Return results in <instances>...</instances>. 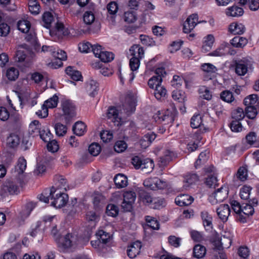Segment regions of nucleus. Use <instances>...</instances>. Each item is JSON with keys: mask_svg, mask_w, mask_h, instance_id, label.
Instances as JSON below:
<instances>
[{"mask_svg": "<svg viewBox=\"0 0 259 259\" xmlns=\"http://www.w3.org/2000/svg\"><path fill=\"white\" fill-rule=\"evenodd\" d=\"M38 198L40 201L48 203L49 199L51 200V205L56 208H61L64 206L68 200V195L58 190H55V187L47 189L38 195Z\"/></svg>", "mask_w": 259, "mask_h": 259, "instance_id": "obj_1", "label": "nucleus"}, {"mask_svg": "<svg viewBox=\"0 0 259 259\" xmlns=\"http://www.w3.org/2000/svg\"><path fill=\"white\" fill-rule=\"evenodd\" d=\"M231 242V239L225 237L222 238L215 230H211V248L218 249L220 247L224 250V248L230 247Z\"/></svg>", "mask_w": 259, "mask_h": 259, "instance_id": "obj_2", "label": "nucleus"}, {"mask_svg": "<svg viewBox=\"0 0 259 259\" xmlns=\"http://www.w3.org/2000/svg\"><path fill=\"white\" fill-rule=\"evenodd\" d=\"M19 192V189L16 182L8 180L2 186L0 189V196L4 198L9 195L17 194Z\"/></svg>", "mask_w": 259, "mask_h": 259, "instance_id": "obj_3", "label": "nucleus"}, {"mask_svg": "<svg viewBox=\"0 0 259 259\" xmlns=\"http://www.w3.org/2000/svg\"><path fill=\"white\" fill-rule=\"evenodd\" d=\"M61 106L66 123H68L76 115L75 105L70 100H63L61 101Z\"/></svg>", "mask_w": 259, "mask_h": 259, "instance_id": "obj_4", "label": "nucleus"}, {"mask_svg": "<svg viewBox=\"0 0 259 259\" xmlns=\"http://www.w3.org/2000/svg\"><path fill=\"white\" fill-rule=\"evenodd\" d=\"M156 75L152 77L148 81V85L152 89L156 88L160 85L162 81V78L166 75L165 69L163 67H158L155 71Z\"/></svg>", "mask_w": 259, "mask_h": 259, "instance_id": "obj_5", "label": "nucleus"}, {"mask_svg": "<svg viewBox=\"0 0 259 259\" xmlns=\"http://www.w3.org/2000/svg\"><path fill=\"white\" fill-rule=\"evenodd\" d=\"M228 190L227 187L222 186L215 190L211 194V204L222 202L228 197Z\"/></svg>", "mask_w": 259, "mask_h": 259, "instance_id": "obj_6", "label": "nucleus"}, {"mask_svg": "<svg viewBox=\"0 0 259 259\" xmlns=\"http://www.w3.org/2000/svg\"><path fill=\"white\" fill-rule=\"evenodd\" d=\"M251 66L250 61L246 58H243L235 63V72L239 76H244Z\"/></svg>", "mask_w": 259, "mask_h": 259, "instance_id": "obj_7", "label": "nucleus"}, {"mask_svg": "<svg viewBox=\"0 0 259 259\" xmlns=\"http://www.w3.org/2000/svg\"><path fill=\"white\" fill-rule=\"evenodd\" d=\"M199 23L197 14L190 15L183 24V31L186 33L190 32Z\"/></svg>", "mask_w": 259, "mask_h": 259, "instance_id": "obj_8", "label": "nucleus"}, {"mask_svg": "<svg viewBox=\"0 0 259 259\" xmlns=\"http://www.w3.org/2000/svg\"><path fill=\"white\" fill-rule=\"evenodd\" d=\"M140 198L141 200L145 204L150 205L152 203L159 204L153 206L154 208L162 205V201L160 202L158 199L152 197L150 193L146 191H142L140 192Z\"/></svg>", "mask_w": 259, "mask_h": 259, "instance_id": "obj_9", "label": "nucleus"}, {"mask_svg": "<svg viewBox=\"0 0 259 259\" xmlns=\"http://www.w3.org/2000/svg\"><path fill=\"white\" fill-rule=\"evenodd\" d=\"M216 211L219 218L225 222L228 220L231 210L228 204H223L217 208Z\"/></svg>", "mask_w": 259, "mask_h": 259, "instance_id": "obj_10", "label": "nucleus"}, {"mask_svg": "<svg viewBox=\"0 0 259 259\" xmlns=\"http://www.w3.org/2000/svg\"><path fill=\"white\" fill-rule=\"evenodd\" d=\"M142 247L141 242L137 241L133 242L128 247L127 249V254L131 258H134L138 255L141 251Z\"/></svg>", "mask_w": 259, "mask_h": 259, "instance_id": "obj_11", "label": "nucleus"}, {"mask_svg": "<svg viewBox=\"0 0 259 259\" xmlns=\"http://www.w3.org/2000/svg\"><path fill=\"white\" fill-rule=\"evenodd\" d=\"M107 116L108 119H110L115 125L119 126L122 122L121 118L119 116L118 111L116 108L110 107L107 113Z\"/></svg>", "mask_w": 259, "mask_h": 259, "instance_id": "obj_12", "label": "nucleus"}, {"mask_svg": "<svg viewBox=\"0 0 259 259\" xmlns=\"http://www.w3.org/2000/svg\"><path fill=\"white\" fill-rule=\"evenodd\" d=\"M78 242L77 236L72 233L66 234L63 238L62 244L65 248H69L74 244H77Z\"/></svg>", "mask_w": 259, "mask_h": 259, "instance_id": "obj_13", "label": "nucleus"}, {"mask_svg": "<svg viewBox=\"0 0 259 259\" xmlns=\"http://www.w3.org/2000/svg\"><path fill=\"white\" fill-rule=\"evenodd\" d=\"M194 201V198L188 194H182L178 196L175 199L177 205L180 206L190 205Z\"/></svg>", "mask_w": 259, "mask_h": 259, "instance_id": "obj_14", "label": "nucleus"}, {"mask_svg": "<svg viewBox=\"0 0 259 259\" xmlns=\"http://www.w3.org/2000/svg\"><path fill=\"white\" fill-rule=\"evenodd\" d=\"M99 84L98 82L93 79L90 80L86 83L85 90L89 96L94 97L98 94Z\"/></svg>", "mask_w": 259, "mask_h": 259, "instance_id": "obj_15", "label": "nucleus"}, {"mask_svg": "<svg viewBox=\"0 0 259 259\" xmlns=\"http://www.w3.org/2000/svg\"><path fill=\"white\" fill-rule=\"evenodd\" d=\"M155 118L158 119L161 121H164L165 124H168L174 121V115L170 113L168 110L162 112L158 111Z\"/></svg>", "mask_w": 259, "mask_h": 259, "instance_id": "obj_16", "label": "nucleus"}, {"mask_svg": "<svg viewBox=\"0 0 259 259\" xmlns=\"http://www.w3.org/2000/svg\"><path fill=\"white\" fill-rule=\"evenodd\" d=\"M156 138V135L153 133H149L143 137L139 141V144L143 149H146L150 146Z\"/></svg>", "mask_w": 259, "mask_h": 259, "instance_id": "obj_17", "label": "nucleus"}, {"mask_svg": "<svg viewBox=\"0 0 259 259\" xmlns=\"http://www.w3.org/2000/svg\"><path fill=\"white\" fill-rule=\"evenodd\" d=\"M245 30V27L242 23L233 22L229 26V31L232 34H242Z\"/></svg>", "mask_w": 259, "mask_h": 259, "instance_id": "obj_18", "label": "nucleus"}, {"mask_svg": "<svg viewBox=\"0 0 259 259\" xmlns=\"http://www.w3.org/2000/svg\"><path fill=\"white\" fill-rule=\"evenodd\" d=\"M123 108L127 113L133 112L136 108L135 99L132 97H126L125 103L123 104Z\"/></svg>", "mask_w": 259, "mask_h": 259, "instance_id": "obj_19", "label": "nucleus"}, {"mask_svg": "<svg viewBox=\"0 0 259 259\" xmlns=\"http://www.w3.org/2000/svg\"><path fill=\"white\" fill-rule=\"evenodd\" d=\"M114 181L117 188H124L127 185V177L121 174L116 175L114 177Z\"/></svg>", "mask_w": 259, "mask_h": 259, "instance_id": "obj_20", "label": "nucleus"}, {"mask_svg": "<svg viewBox=\"0 0 259 259\" xmlns=\"http://www.w3.org/2000/svg\"><path fill=\"white\" fill-rule=\"evenodd\" d=\"M55 180L57 181V183L56 184L57 185V188H55V190H58V191H60V190L62 189L66 191L67 190L69 189L70 188L67 184V180L63 176H57L55 177Z\"/></svg>", "mask_w": 259, "mask_h": 259, "instance_id": "obj_21", "label": "nucleus"}, {"mask_svg": "<svg viewBox=\"0 0 259 259\" xmlns=\"http://www.w3.org/2000/svg\"><path fill=\"white\" fill-rule=\"evenodd\" d=\"M244 104L246 106H255L259 107V98L256 94L250 95L244 100Z\"/></svg>", "mask_w": 259, "mask_h": 259, "instance_id": "obj_22", "label": "nucleus"}, {"mask_svg": "<svg viewBox=\"0 0 259 259\" xmlns=\"http://www.w3.org/2000/svg\"><path fill=\"white\" fill-rule=\"evenodd\" d=\"M248 42V40L243 37H241L239 36H237L234 37L233 39H232L230 41L231 44L234 47L242 48Z\"/></svg>", "mask_w": 259, "mask_h": 259, "instance_id": "obj_23", "label": "nucleus"}, {"mask_svg": "<svg viewBox=\"0 0 259 259\" xmlns=\"http://www.w3.org/2000/svg\"><path fill=\"white\" fill-rule=\"evenodd\" d=\"M229 47L228 43L223 42L218 49L211 52V56L219 57L225 55L228 52L227 49Z\"/></svg>", "mask_w": 259, "mask_h": 259, "instance_id": "obj_24", "label": "nucleus"}, {"mask_svg": "<svg viewBox=\"0 0 259 259\" xmlns=\"http://www.w3.org/2000/svg\"><path fill=\"white\" fill-rule=\"evenodd\" d=\"M154 167V164L153 161L149 158H146L144 159L143 164H142L141 169L143 172L149 174L151 172Z\"/></svg>", "mask_w": 259, "mask_h": 259, "instance_id": "obj_25", "label": "nucleus"}, {"mask_svg": "<svg viewBox=\"0 0 259 259\" xmlns=\"http://www.w3.org/2000/svg\"><path fill=\"white\" fill-rule=\"evenodd\" d=\"M54 219V217L53 216H45L43 218V221L46 224H47L48 223L52 224L51 234L54 237L58 238L59 237V234L57 229V225L55 223H53Z\"/></svg>", "mask_w": 259, "mask_h": 259, "instance_id": "obj_26", "label": "nucleus"}, {"mask_svg": "<svg viewBox=\"0 0 259 259\" xmlns=\"http://www.w3.org/2000/svg\"><path fill=\"white\" fill-rule=\"evenodd\" d=\"M209 157V151H205L202 152L199 154L198 158L195 163V168H197L200 165L204 164L208 160Z\"/></svg>", "mask_w": 259, "mask_h": 259, "instance_id": "obj_27", "label": "nucleus"}, {"mask_svg": "<svg viewBox=\"0 0 259 259\" xmlns=\"http://www.w3.org/2000/svg\"><path fill=\"white\" fill-rule=\"evenodd\" d=\"M243 10L240 7L237 6H232L227 9L226 14L227 16L231 17H239L243 15Z\"/></svg>", "mask_w": 259, "mask_h": 259, "instance_id": "obj_28", "label": "nucleus"}, {"mask_svg": "<svg viewBox=\"0 0 259 259\" xmlns=\"http://www.w3.org/2000/svg\"><path fill=\"white\" fill-rule=\"evenodd\" d=\"M26 55L23 51L19 50L17 51L15 55V61L22 63L24 62V65L28 67L31 64V62L30 61H28L26 59Z\"/></svg>", "mask_w": 259, "mask_h": 259, "instance_id": "obj_29", "label": "nucleus"}, {"mask_svg": "<svg viewBox=\"0 0 259 259\" xmlns=\"http://www.w3.org/2000/svg\"><path fill=\"white\" fill-rule=\"evenodd\" d=\"M193 256L197 258H201L206 254V248L204 246L197 244L193 248Z\"/></svg>", "mask_w": 259, "mask_h": 259, "instance_id": "obj_30", "label": "nucleus"}, {"mask_svg": "<svg viewBox=\"0 0 259 259\" xmlns=\"http://www.w3.org/2000/svg\"><path fill=\"white\" fill-rule=\"evenodd\" d=\"M86 128V125L82 121H77L73 125L72 130L74 133L79 136L84 134Z\"/></svg>", "mask_w": 259, "mask_h": 259, "instance_id": "obj_31", "label": "nucleus"}, {"mask_svg": "<svg viewBox=\"0 0 259 259\" xmlns=\"http://www.w3.org/2000/svg\"><path fill=\"white\" fill-rule=\"evenodd\" d=\"M65 72L74 80H79L82 77L81 73L79 71L74 70L71 66L67 67L66 68Z\"/></svg>", "mask_w": 259, "mask_h": 259, "instance_id": "obj_32", "label": "nucleus"}, {"mask_svg": "<svg viewBox=\"0 0 259 259\" xmlns=\"http://www.w3.org/2000/svg\"><path fill=\"white\" fill-rule=\"evenodd\" d=\"M20 143V138L16 134H11L7 139V144L11 148L17 147Z\"/></svg>", "mask_w": 259, "mask_h": 259, "instance_id": "obj_33", "label": "nucleus"}, {"mask_svg": "<svg viewBox=\"0 0 259 259\" xmlns=\"http://www.w3.org/2000/svg\"><path fill=\"white\" fill-rule=\"evenodd\" d=\"M198 180L197 175L195 174H190L187 175L185 178L184 187L185 189H187L189 186L196 182Z\"/></svg>", "mask_w": 259, "mask_h": 259, "instance_id": "obj_34", "label": "nucleus"}, {"mask_svg": "<svg viewBox=\"0 0 259 259\" xmlns=\"http://www.w3.org/2000/svg\"><path fill=\"white\" fill-rule=\"evenodd\" d=\"M172 97L174 100L178 101L179 103H184L186 100L185 93L181 90H174L172 92Z\"/></svg>", "mask_w": 259, "mask_h": 259, "instance_id": "obj_35", "label": "nucleus"}, {"mask_svg": "<svg viewBox=\"0 0 259 259\" xmlns=\"http://www.w3.org/2000/svg\"><path fill=\"white\" fill-rule=\"evenodd\" d=\"M211 259H228L224 251L220 247L216 249L211 248Z\"/></svg>", "mask_w": 259, "mask_h": 259, "instance_id": "obj_36", "label": "nucleus"}, {"mask_svg": "<svg viewBox=\"0 0 259 259\" xmlns=\"http://www.w3.org/2000/svg\"><path fill=\"white\" fill-rule=\"evenodd\" d=\"M258 111H259V107L255 106H246L245 115L248 118L253 119L255 118Z\"/></svg>", "mask_w": 259, "mask_h": 259, "instance_id": "obj_37", "label": "nucleus"}, {"mask_svg": "<svg viewBox=\"0 0 259 259\" xmlns=\"http://www.w3.org/2000/svg\"><path fill=\"white\" fill-rule=\"evenodd\" d=\"M200 98L207 101L210 100V93L209 88L205 85L200 86L198 90Z\"/></svg>", "mask_w": 259, "mask_h": 259, "instance_id": "obj_38", "label": "nucleus"}, {"mask_svg": "<svg viewBox=\"0 0 259 259\" xmlns=\"http://www.w3.org/2000/svg\"><path fill=\"white\" fill-rule=\"evenodd\" d=\"M31 26L30 22L26 20H19L17 23L18 29L23 33H27L29 31Z\"/></svg>", "mask_w": 259, "mask_h": 259, "instance_id": "obj_39", "label": "nucleus"}, {"mask_svg": "<svg viewBox=\"0 0 259 259\" xmlns=\"http://www.w3.org/2000/svg\"><path fill=\"white\" fill-rule=\"evenodd\" d=\"M27 162L24 157H20L18 160L17 165L15 166V170L18 175H22L26 168Z\"/></svg>", "mask_w": 259, "mask_h": 259, "instance_id": "obj_40", "label": "nucleus"}, {"mask_svg": "<svg viewBox=\"0 0 259 259\" xmlns=\"http://www.w3.org/2000/svg\"><path fill=\"white\" fill-rule=\"evenodd\" d=\"M97 235L98 240L103 244L107 243L110 238V234L103 230H99L97 233Z\"/></svg>", "mask_w": 259, "mask_h": 259, "instance_id": "obj_41", "label": "nucleus"}, {"mask_svg": "<svg viewBox=\"0 0 259 259\" xmlns=\"http://www.w3.org/2000/svg\"><path fill=\"white\" fill-rule=\"evenodd\" d=\"M39 136L42 141L47 143L50 142L53 135L49 129L44 127L42 128Z\"/></svg>", "mask_w": 259, "mask_h": 259, "instance_id": "obj_42", "label": "nucleus"}, {"mask_svg": "<svg viewBox=\"0 0 259 259\" xmlns=\"http://www.w3.org/2000/svg\"><path fill=\"white\" fill-rule=\"evenodd\" d=\"M245 113L241 108H237L232 112V117L235 120L240 121L245 117Z\"/></svg>", "mask_w": 259, "mask_h": 259, "instance_id": "obj_43", "label": "nucleus"}, {"mask_svg": "<svg viewBox=\"0 0 259 259\" xmlns=\"http://www.w3.org/2000/svg\"><path fill=\"white\" fill-rule=\"evenodd\" d=\"M58 102V97L56 95H54L52 98L46 101L44 103V107L47 109L55 108L57 106Z\"/></svg>", "mask_w": 259, "mask_h": 259, "instance_id": "obj_44", "label": "nucleus"}, {"mask_svg": "<svg viewBox=\"0 0 259 259\" xmlns=\"http://www.w3.org/2000/svg\"><path fill=\"white\" fill-rule=\"evenodd\" d=\"M114 58V55L112 52L103 51L99 58L103 62L106 63L111 62Z\"/></svg>", "mask_w": 259, "mask_h": 259, "instance_id": "obj_45", "label": "nucleus"}, {"mask_svg": "<svg viewBox=\"0 0 259 259\" xmlns=\"http://www.w3.org/2000/svg\"><path fill=\"white\" fill-rule=\"evenodd\" d=\"M19 71L14 67L9 68L6 73V76L10 80H15L19 76Z\"/></svg>", "mask_w": 259, "mask_h": 259, "instance_id": "obj_46", "label": "nucleus"}, {"mask_svg": "<svg viewBox=\"0 0 259 259\" xmlns=\"http://www.w3.org/2000/svg\"><path fill=\"white\" fill-rule=\"evenodd\" d=\"M56 134L59 137L64 136L66 133H67V127L61 123H57L54 126Z\"/></svg>", "mask_w": 259, "mask_h": 259, "instance_id": "obj_47", "label": "nucleus"}, {"mask_svg": "<svg viewBox=\"0 0 259 259\" xmlns=\"http://www.w3.org/2000/svg\"><path fill=\"white\" fill-rule=\"evenodd\" d=\"M221 98L227 103H232L235 100V98L232 92L226 90L221 94Z\"/></svg>", "mask_w": 259, "mask_h": 259, "instance_id": "obj_48", "label": "nucleus"}, {"mask_svg": "<svg viewBox=\"0 0 259 259\" xmlns=\"http://www.w3.org/2000/svg\"><path fill=\"white\" fill-rule=\"evenodd\" d=\"M130 51H133L132 55L136 57H138L139 59L143 58L144 54V51L143 48L139 46H135L132 47L130 50Z\"/></svg>", "mask_w": 259, "mask_h": 259, "instance_id": "obj_49", "label": "nucleus"}, {"mask_svg": "<svg viewBox=\"0 0 259 259\" xmlns=\"http://www.w3.org/2000/svg\"><path fill=\"white\" fill-rule=\"evenodd\" d=\"M153 94L155 97L158 100L160 99L162 97H164L166 95V90L161 84L156 87Z\"/></svg>", "mask_w": 259, "mask_h": 259, "instance_id": "obj_50", "label": "nucleus"}, {"mask_svg": "<svg viewBox=\"0 0 259 259\" xmlns=\"http://www.w3.org/2000/svg\"><path fill=\"white\" fill-rule=\"evenodd\" d=\"M118 207L113 204H108L106 207V213L109 216L113 217H116L118 214Z\"/></svg>", "mask_w": 259, "mask_h": 259, "instance_id": "obj_51", "label": "nucleus"}, {"mask_svg": "<svg viewBox=\"0 0 259 259\" xmlns=\"http://www.w3.org/2000/svg\"><path fill=\"white\" fill-rule=\"evenodd\" d=\"M247 177V174L246 168L244 167H240L237 171L235 179L243 182L246 180Z\"/></svg>", "mask_w": 259, "mask_h": 259, "instance_id": "obj_52", "label": "nucleus"}, {"mask_svg": "<svg viewBox=\"0 0 259 259\" xmlns=\"http://www.w3.org/2000/svg\"><path fill=\"white\" fill-rule=\"evenodd\" d=\"M251 188L249 186H243L240 191V196L242 199L247 200L250 196Z\"/></svg>", "mask_w": 259, "mask_h": 259, "instance_id": "obj_53", "label": "nucleus"}, {"mask_svg": "<svg viewBox=\"0 0 259 259\" xmlns=\"http://www.w3.org/2000/svg\"><path fill=\"white\" fill-rule=\"evenodd\" d=\"M83 20L84 24L90 25L95 20L94 14L91 11H87L83 14Z\"/></svg>", "mask_w": 259, "mask_h": 259, "instance_id": "obj_54", "label": "nucleus"}, {"mask_svg": "<svg viewBox=\"0 0 259 259\" xmlns=\"http://www.w3.org/2000/svg\"><path fill=\"white\" fill-rule=\"evenodd\" d=\"M210 50V34H208L204 38L201 51L203 53H206Z\"/></svg>", "mask_w": 259, "mask_h": 259, "instance_id": "obj_55", "label": "nucleus"}, {"mask_svg": "<svg viewBox=\"0 0 259 259\" xmlns=\"http://www.w3.org/2000/svg\"><path fill=\"white\" fill-rule=\"evenodd\" d=\"M146 221L148 226L154 230L159 229V224L154 218L150 216L146 217Z\"/></svg>", "mask_w": 259, "mask_h": 259, "instance_id": "obj_56", "label": "nucleus"}, {"mask_svg": "<svg viewBox=\"0 0 259 259\" xmlns=\"http://www.w3.org/2000/svg\"><path fill=\"white\" fill-rule=\"evenodd\" d=\"M101 147L97 143H92L89 147V152L94 156H97L101 151Z\"/></svg>", "mask_w": 259, "mask_h": 259, "instance_id": "obj_57", "label": "nucleus"}, {"mask_svg": "<svg viewBox=\"0 0 259 259\" xmlns=\"http://www.w3.org/2000/svg\"><path fill=\"white\" fill-rule=\"evenodd\" d=\"M237 253L240 259H248L249 250L246 246H240L238 249Z\"/></svg>", "mask_w": 259, "mask_h": 259, "instance_id": "obj_58", "label": "nucleus"}, {"mask_svg": "<svg viewBox=\"0 0 259 259\" xmlns=\"http://www.w3.org/2000/svg\"><path fill=\"white\" fill-rule=\"evenodd\" d=\"M202 122L201 117L200 115H194L191 119L190 125L193 128L199 127Z\"/></svg>", "mask_w": 259, "mask_h": 259, "instance_id": "obj_59", "label": "nucleus"}, {"mask_svg": "<svg viewBox=\"0 0 259 259\" xmlns=\"http://www.w3.org/2000/svg\"><path fill=\"white\" fill-rule=\"evenodd\" d=\"M200 68L202 71L206 73L203 76L204 80H210V63H203L201 65Z\"/></svg>", "mask_w": 259, "mask_h": 259, "instance_id": "obj_60", "label": "nucleus"}, {"mask_svg": "<svg viewBox=\"0 0 259 259\" xmlns=\"http://www.w3.org/2000/svg\"><path fill=\"white\" fill-rule=\"evenodd\" d=\"M25 39L26 41L30 42L34 46L35 50H36L38 49L39 45L37 43L35 33H30L26 36Z\"/></svg>", "mask_w": 259, "mask_h": 259, "instance_id": "obj_61", "label": "nucleus"}, {"mask_svg": "<svg viewBox=\"0 0 259 259\" xmlns=\"http://www.w3.org/2000/svg\"><path fill=\"white\" fill-rule=\"evenodd\" d=\"M136 198V193L133 191H126L123 194V200L125 201L134 203Z\"/></svg>", "mask_w": 259, "mask_h": 259, "instance_id": "obj_62", "label": "nucleus"}, {"mask_svg": "<svg viewBox=\"0 0 259 259\" xmlns=\"http://www.w3.org/2000/svg\"><path fill=\"white\" fill-rule=\"evenodd\" d=\"M140 40L142 43L147 46L155 45V42L152 38L145 35H141L140 36Z\"/></svg>", "mask_w": 259, "mask_h": 259, "instance_id": "obj_63", "label": "nucleus"}, {"mask_svg": "<svg viewBox=\"0 0 259 259\" xmlns=\"http://www.w3.org/2000/svg\"><path fill=\"white\" fill-rule=\"evenodd\" d=\"M99 216L94 211H90L86 214V220L88 222L96 223L98 221Z\"/></svg>", "mask_w": 259, "mask_h": 259, "instance_id": "obj_64", "label": "nucleus"}]
</instances>
